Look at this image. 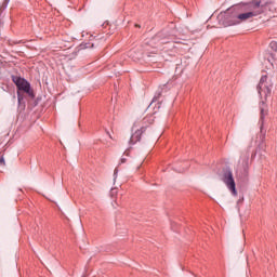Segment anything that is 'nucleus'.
Segmentation results:
<instances>
[{
  "instance_id": "nucleus-2",
  "label": "nucleus",
  "mask_w": 277,
  "mask_h": 277,
  "mask_svg": "<svg viewBox=\"0 0 277 277\" xmlns=\"http://www.w3.org/2000/svg\"><path fill=\"white\" fill-rule=\"evenodd\" d=\"M225 14L226 16H229V18H233L232 25H238V23H243V21L254 18V13H249L248 11H239L237 10V5L227 9Z\"/></svg>"
},
{
  "instance_id": "nucleus-10",
  "label": "nucleus",
  "mask_w": 277,
  "mask_h": 277,
  "mask_svg": "<svg viewBox=\"0 0 277 277\" xmlns=\"http://www.w3.org/2000/svg\"><path fill=\"white\" fill-rule=\"evenodd\" d=\"M267 60H268L269 64H272V66H274V64H276V60H277L276 53H269Z\"/></svg>"
},
{
  "instance_id": "nucleus-6",
  "label": "nucleus",
  "mask_w": 277,
  "mask_h": 277,
  "mask_svg": "<svg viewBox=\"0 0 277 277\" xmlns=\"http://www.w3.org/2000/svg\"><path fill=\"white\" fill-rule=\"evenodd\" d=\"M146 126H142L140 129L135 130V132L130 137V144H137V142H141L142 134L146 133Z\"/></svg>"
},
{
  "instance_id": "nucleus-13",
  "label": "nucleus",
  "mask_w": 277,
  "mask_h": 277,
  "mask_svg": "<svg viewBox=\"0 0 277 277\" xmlns=\"http://www.w3.org/2000/svg\"><path fill=\"white\" fill-rule=\"evenodd\" d=\"M269 49H272V51H274L276 53L277 52V42L276 41H272L269 43Z\"/></svg>"
},
{
  "instance_id": "nucleus-17",
  "label": "nucleus",
  "mask_w": 277,
  "mask_h": 277,
  "mask_svg": "<svg viewBox=\"0 0 277 277\" xmlns=\"http://www.w3.org/2000/svg\"><path fill=\"white\" fill-rule=\"evenodd\" d=\"M121 163H127V159L122 158Z\"/></svg>"
},
{
  "instance_id": "nucleus-16",
  "label": "nucleus",
  "mask_w": 277,
  "mask_h": 277,
  "mask_svg": "<svg viewBox=\"0 0 277 277\" xmlns=\"http://www.w3.org/2000/svg\"><path fill=\"white\" fill-rule=\"evenodd\" d=\"M177 172H185V169H176Z\"/></svg>"
},
{
  "instance_id": "nucleus-18",
  "label": "nucleus",
  "mask_w": 277,
  "mask_h": 277,
  "mask_svg": "<svg viewBox=\"0 0 277 277\" xmlns=\"http://www.w3.org/2000/svg\"><path fill=\"white\" fill-rule=\"evenodd\" d=\"M134 127H140V124L136 122V123H134Z\"/></svg>"
},
{
  "instance_id": "nucleus-11",
  "label": "nucleus",
  "mask_w": 277,
  "mask_h": 277,
  "mask_svg": "<svg viewBox=\"0 0 277 277\" xmlns=\"http://www.w3.org/2000/svg\"><path fill=\"white\" fill-rule=\"evenodd\" d=\"M94 47V43H90V42H82L80 44V49H92Z\"/></svg>"
},
{
  "instance_id": "nucleus-19",
  "label": "nucleus",
  "mask_w": 277,
  "mask_h": 277,
  "mask_svg": "<svg viewBox=\"0 0 277 277\" xmlns=\"http://www.w3.org/2000/svg\"><path fill=\"white\" fill-rule=\"evenodd\" d=\"M135 27H140V25L135 24Z\"/></svg>"
},
{
  "instance_id": "nucleus-7",
  "label": "nucleus",
  "mask_w": 277,
  "mask_h": 277,
  "mask_svg": "<svg viewBox=\"0 0 277 277\" xmlns=\"http://www.w3.org/2000/svg\"><path fill=\"white\" fill-rule=\"evenodd\" d=\"M268 109H267V104L262 101L260 103V122L263 124L264 120H265V116H267L268 114Z\"/></svg>"
},
{
  "instance_id": "nucleus-3",
  "label": "nucleus",
  "mask_w": 277,
  "mask_h": 277,
  "mask_svg": "<svg viewBox=\"0 0 277 277\" xmlns=\"http://www.w3.org/2000/svg\"><path fill=\"white\" fill-rule=\"evenodd\" d=\"M272 88L273 84L271 81H268L267 75H263L256 87L258 93L261 96V98L267 101V96H272Z\"/></svg>"
},
{
  "instance_id": "nucleus-15",
  "label": "nucleus",
  "mask_w": 277,
  "mask_h": 277,
  "mask_svg": "<svg viewBox=\"0 0 277 277\" xmlns=\"http://www.w3.org/2000/svg\"><path fill=\"white\" fill-rule=\"evenodd\" d=\"M246 167H245V176H248V158L245 161Z\"/></svg>"
},
{
  "instance_id": "nucleus-14",
  "label": "nucleus",
  "mask_w": 277,
  "mask_h": 277,
  "mask_svg": "<svg viewBox=\"0 0 277 277\" xmlns=\"http://www.w3.org/2000/svg\"><path fill=\"white\" fill-rule=\"evenodd\" d=\"M0 166H5V158L0 154Z\"/></svg>"
},
{
  "instance_id": "nucleus-8",
  "label": "nucleus",
  "mask_w": 277,
  "mask_h": 277,
  "mask_svg": "<svg viewBox=\"0 0 277 277\" xmlns=\"http://www.w3.org/2000/svg\"><path fill=\"white\" fill-rule=\"evenodd\" d=\"M255 3L258 4V9L262 10L263 14V12H265V8H267V5H272V0H255Z\"/></svg>"
},
{
  "instance_id": "nucleus-9",
  "label": "nucleus",
  "mask_w": 277,
  "mask_h": 277,
  "mask_svg": "<svg viewBox=\"0 0 277 277\" xmlns=\"http://www.w3.org/2000/svg\"><path fill=\"white\" fill-rule=\"evenodd\" d=\"M8 3H10V0H4L2 5L0 6V18L3 19V11L5 10V8H8Z\"/></svg>"
},
{
  "instance_id": "nucleus-12",
  "label": "nucleus",
  "mask_w": 277,
  "mask_h": 277,
  "mask_svg": "<svg viewBox=\"0 0 277 277\" xmlns=\"http://www.w3.org/2000/svg\"><path fill=\"white\" fill-rule=\"evenodd\" d=\"M153 117H145L142 122L143 124H146L148 122V124H153V122H155L154 119H151Z\"/></svg>"
},
{
  "instance_id": "nucleus-5",
  "label": "nucleus",
  "mask_w": 277,
  "mask_h": 277,
  "mask_svg": "<svg viewBox=\"0 0 277 277\" xmlns=\"http://www.w3.org/2000/svg\"><path fill=\"white\" fill-rule=\"evenodd\" d=\"M223 182L225 183L227 189L232 192L233 196H237V185L235 184V177H233V171H224Z\"/></svg>"
},
{
  "instance_id": "nucleus-4",
  "label": "nucleus",
  "mask_w": 277,
  "mask_h": 277,
  "mask_svg": "<svg viewBox=\"0 0 277 277\" xmlns=\"http://www.w3.org/2000/svg\"><path fill=\"white\" fill-rule=\"evenodd\" d=\"M236 10H238V12H249L253 14V17L261 16V14H263V10L259 9V4L255 2V0L243 4H236Z\"/></svg>"
},
{
  "instance_id": "nucleus-1",
  "label": "nucleus",
  "mask_w": 277,
  "mask_h": 277,
  "mask_svg": "<svg viewBox=\"0 0 277 277\" xmlns=\"http://www.w3.org/2000/svg\"><path fill=\"white\" fill-rule=\"evenodd\" d=\"M11 79L13 83H15L17 88V101L21 103L23 101V94L21 92H25V94H28L30 98H35L34 91L31 90V84L29 81H27L25 78H22L21 76H11Z\"/></svg>"
}]
</instances>
